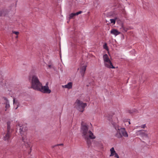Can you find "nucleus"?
<instances>
[{
    "mask_svg": "<svg viewBox=\"0 0 158 158\" xmlns=\"http://www.w3.org/2000/svg\"><path fill=\"white\" fill-rule=\"evenodd\" d=\"M81 131L82 137L86 141L88 147H89L91 144L90 139H94L95 136L94 135L93 133L89 129L88 126L85 124L81 123Z\"/></svg>",
    "mask_w": 158,
    "mask_h": 158,
    "instance_id": "1",
    "label": "nucleus"
},
{
    "mask_svg": "<svg viewBox=\"0 0 158 158\" xmlns=\"http://www.w3.org/2000/svg\"><path fill=\"white\" fill-rule=\"evenodd\" d=\"M19 132L22 138V141L27 148L30 147V143L26 138L27 128L25 125L19 126L18 125Z\"/></svg>",
    "mask_w": 158,
    "mask_h": 158,
    "instance_id": "2",
    "label": "nucleus"
},
{
    "mask_svg": "<svg viewBox=\"0 0 158 158\" xmlns=\"http://www.w3.org/2000/svg\"><path fill=\"white\" fill-rule=\"evenodd\" d=\"M29 80L31 81V88L35 90L39 89V87L41 85L38 77L35 75L31 76L29 77Z\"/></svg>",
    "mask_w": 158,
    "mask_h": 158,
    "instance_id": "3",
    "label": "nucleus"
},
{
    "mask_svg": "<svg viewBox=\"0 0 158 158\" xmlns=\"http://www.w3.org/2000/svg\"><path fill=\"white\" fill-rule=\"evenodd\" d=\"M74 105V107L81 112H83L84 111L85 108L87 105L86 103H83L81 101L78 99L76 100Z\"/></svg>",
    "mask_w": 158,
    "mask_h": 158,
    "instance_id": "4",
    "label": "nucleus"
},
{
    "mask_svg": "<svg viewBox=\"0 0 158 158\" xmlns=\"http://www.w3.org/2000/svg\"><path fill=\"white\" fill-rule=\"evenodd\" d=\"M115 136L116 137L119 138L122 137L123 136L127 137H128V135L124 128H121L118 129Z\"/></svg>",
    "mask_w": 158,
    "mask_h": 158,
    "instance_id": "5",
    "label": "nucleus"
},
{
    "mask_svg": "<svg viewBox=\"0 0 158 158\" xmlns=\"http://www.w3.org/2000/svg\"><path fill=\"white\" fill-rule=\"evenodd\" d=\"M48 82H46L45 85L44 86H42L41 84V86L39 87V89H37L36 90L41 91L44 93L49 94L51 92V90L49 89L48 86Z\"/></svg>",
    "mask_w": 158,
    "mask_h": 158,
    "instance_id": "6",
    "label": "nucleus"
},
{
    "mask_svg": "<svg viewBox=\"0 0 158 158\" xmlns=\"http://www.w3.org/2000/svg\"><path fill=\"white\" fill-rule=\"evenodd\" d=\"M87 66L86 65H84L81 66L80 68V72L81 76L84 77L85 73L86 70Z\"/></svg>",
    "mask_w": 158,
    "mask_h": 158,
    "instance_id": "7",
    "label": "nucleus"
},
{
    "mask_svg": "<svg viewBox=\"0 0 158 158\" xmlns=\"http://www.w3.org/2000/svg\"><path fill=\"white\" fill-rule=\"evenodd\" d=\"M108 62L106 63V64L105 62H104V65L105 67L109 68H115V67L113 66L112 64V63L110 60L108 61Z\"/></svg>",
    "mask_w": 158,
    "mask_h": 158,
    "instance_id": "8",
    "label": "nucleus"
},
{
    "mask_svg": "<svg viewBox=\"0 0 158 158\" xmlns=\"http://www.w3.org/2000/svg\"><path fill=\"white\" fill-rule=\"evenodd\" d=\"M13 104L14 107L16 106L15 110H16L20 105L18 100L15 98H13Z\"/></svg>",
    "mask_w": 158,
    "mask_h": 158,
    "instance_id": "9",
    "label": "nucleus"
},
{
    "mask_svg": "<svg viewBox=\"0 0 158 158\" xmlns=\"http://www.w3.org/2000/svg\"><path fill=\"white\" fill-rule=\"evenodd\" d=\"M110 33L115 35V36H116L119 34L120 33V32L118 31L116 29H112L110 31Z\"/></svg>",
    "mask_w": 158,
    "mask_h": 158,
    "instance_id": "10",
    "label": "nucleus"
},
{
    "mask_svg": "<svg viewBox=\"0 0 158 158\" xmlns=\"http://www.w3.org/2000/svg\"><path fill=\"white\" fill-rule=\"evenodd\" d=\"M4 136V139L5 140H8L10 137V132L7 131L6 134H5Z\"/></svg>",
    "mask_w": 158,
    "mask_h": 158,
    "instance_id": "11",
    "label": "nucleus"
},
{
    "mask_svg": "<svg viewBox=\"0 0 158 158\" xmlns=\"http://www.w3.org/2000/svg\"><path fill=\"white\" fill-rule=\"evenodd\" d=\"M72 83L71 82H69L67 84L62 85V87L64 88H67L68 89H70L72 88Z\"/></svg>",
    "mask_w": 158,
    "mask_h": 158,
    "instance_id": "12",
    "label": "nucleus"
},
{
    "mask_svg": "<svg viewBox=\"0 0 158 158\" xmlns=\"http://www.w3.org/2000/svg\"><path fill=\"white\" fill-rule=\"evenodd\" d=\"M103 59L104 62H105L106 63L108 62V61L110 60L108 56L106 54H105L103 55Z\"/></svg>",
    "mask_w": 158,
    "mask_h": 158,
    "instance_id": "13",
    "label": "nucleus"
},
{
    "mask_svg": "<svg viewBox=\"0 0 158 158\" xmlns=\"http://www.w3.org/2000/svg\"><path fill=\"white\" fill-rule=\"evenodd\" d=\"M120 29L123 32H126L128 30L127 28L125 27L124 26L123 24H122L121 27L120 28Z\"/></svg>",
    "mask_w": 158,
    "mask_h": 158,
    "instance_id": "14",
    "label": "nucleus"
},
{
    "mask_svg": "<svg viewBox=\"0 0 158 158\" xmlns=\"http://www.w3.org/2000/svg\"><path fill=\"white\" fill-rule=\"evenodd\" d=\"M110 156H113L114 155L115 153H116L113 147L111 148L110 149Z\"/></svg>",
    "mask_w": 158,
    "mask_h": 158,
    "instance_id": "15",
    "label": "nucleus"
},
{
    "mask_svg": "<svg viewBox=\"0 0 158 158\" xmlns=\"http://www.w3.org/2000/svg\"><path fill=\"white\" fill-rule=\"evenodd\" d=\"M144 131H146L143 130H139L138 131V132L139 133V134H143L144 135L147 137L148 134H145L144 133Z\"/></svg>",
    "mask_w": 158,
    "mask_h": 158,
    "instance_id": "16",
    "label": "nucleus"
},
{
    "mask_svg": "<svg viewBox=\"0 0 158 158\" xmlns=\"http://www.w3.org/2000/svg\"><path fill=\"white\" fill-rule=\"evenodd\" d=\"M7 131L10 132V122H8L7 123Z\"/></svg>",
    "mask_w": 158,
    "mask_h": 158,
    "instance_id": "17",
    "label": "nucleus"
},
{
    "mask_svg": "<svg viewBox=\"0 0 158 158\" xmlns=\"http://www.w3.org/2000/svg\"><path fill=\"white\" fill-rule=\"evenodd\" d=\"M75 16V15L74 13H71L69 15V19H73Z\"/></svg>",
    "mask_w": 158,
    "mask_h": 158,
    "instance_id": "18",
    "label": "nucleus"
},
{
    "mask_svg": "<svg viewBox=\"0 0 158 158\" xmlns=\"http://www.w3.org/2000/svg\"><path fill=\"white\" fill-rule=\"evenodd\" d=\"M136 110L135 109H134L132 110H129L128 112L130 114H132L133 112H136Z\"/></svg>",
    "mask_w": 158,
    "mask_h": 158,
    "instance_id": "19",
    "label": "nucleus"
},
{
    "mask_svg": "<svg viewBox=\"0 0 158 158\" xmlns=\"http://www.w3.org/2000/svg\"><path fill=\"white\" fill-rule=\"evenodd\" d=\"M5 104H6L5 107L7 109H8L10 107V105L9 103V102H5Z\"/></svg>",
    "mask_w": 158,
    "mask_h": 158,
    "instance_id": "20",
    "label": "nucleus"
},
{
    "mask_svg": "<svg viewBox=\"0 0 158 158\" xmlns=\"http://www.w3.org/2000/svg\"><path fill=\"white\" fill-rule=\"evenodd\" d=\"M110 23L114 24L115 23V19H110Z\"/></svg>",
    "mask_w": 158,
    "mask_h": 158,
    "instance_id": "21",
    "label": "nucleus"
},
{
    "mask_svg": "<svg viewBox=\"0 0 158 158\" xmlns=\"http://www.w3.org/2000/svg\"><path fill=\"white\" fill-rule=\"evenodd\" d=\"M103 48H104L106 49V50H108V47H107V45H106V44H105L103 45Z\"/></svg>",
    "mask_w": 158,
    "mask_h": 158,
    "instance_id": "22",
    "label": "nucleus"
},
{
    "mask_svg": "<svg viewBox=\"0 0 158 158\" xmlns=\"http://www.w3.org/2000/svg\"><path fill=\"white\" fill-rule=\"evenodd\" d=\"M12 33L14 34H15L16 35H18L19 34V32L18 31H12Z\"/></svg>",
    "mask_w": 158,
    "mask_h": 158,
    "instance_id": "23",
    "label": "nucleus"
},
{
    "mask_svg": "<svg viewBox=\"0 0 158 158\" xmlns=\"http://www.w3.org/2000/svg\"><path fill=\"white\" fill-rule=\"evenodd\" d=\"M98 146H99L101 148H102V143H98Z\"/></svg>",
    "mask_w": 158,
    "mask_h": 158,
    "instance_id": "24",
    "label": "nucleus"
},
{
    "mask_svg": "<svg viewBox=\"0 0 158 158\" xmlns=\"http://www.w3.org/2000/svg\"><path fill=\"white\" fill-rule=\"evenodd\" d=\"M141 128H144L146 127L145 124H143L140 126Z\"/></svg>",
    "mask_w": 158,
    "mask_h": 158,
    "instance_id": "25",
    "label": "nucleus"
},
{
    "mask_svg": "<svg viewBox=\"0 0 158 158\" xmlns=\"http://www.w3.org/2000/svg\"><path fill=\"white\" fill-rule=\"evenodd\" d=\"M114 157L116 158H119V156L117 153H115L114 154Z\"/></svg>",
    "mask_w": 158,
    "mask_h": 158,
    "instance_id": "26",
    "label": "nucleus"
},
{
    "mask_svg": "<svg viewBox=\"0 0 158 158\" xmlns=\"http://www.w3.org/2000/svg\"><path fill=\"white\" fill-rule=\"evenodd\" d=\"M3 98L4 99V100L5 101V102H9L8 100L6 98L4 97Z\"/></svg>",
    "mask_w": 158,
    "mask_h": 158,
    "instance_id": "27",
    "label": "nucleus"
},
{
    "mask_svg": "<svg viewBox=\"0 0 158 158\" xmlns=\"http://www.w3.org/2000/svg\"><path fill=\"white\" fill-rule=\"evenodd\" d=\"M3 15V11H0V16H2Z\"/></svg>",
    "mask_w": 158,
    "mask_h": 158,
    "instance_id": "28",
    "label": "nucleus"
},
{
    "mask_svg": "<svg viewBox=\"0 0 158 158\" xmlns=\"http://www.w3.org/2000/svg\"><path fill=\"white\" fill-rule=\"evenodd\" d=\"M48 67L49 68H51L52 67V65H48Z\"/></svg>",
    "mask_w": 158,
    "mask_h": 158,
    "instance_id": "29",
    "label": "nucleus"
},
{
    "mask_svg": "<svg viewBox=\"0 0 158 158\" xmlns=\"http://www.w3.org/2000/svg\"><path fill=\"white\" fill-rule=\"evenodd\" d=\"M63 145V143H61V144H57V145L58 146H60V145Z\"/></svg>",
    "mask_w": 158,
    "mask_h": 158,
    "instance_id": "30",
    "label": "nucleus"
},
{
    "mask_svg": "<svg viewBox=\"0 0 158 158\" xmlns=\"http://www.w3.org/2000/svg\"><path fill=\"white\" fill-rule=\"evenodd\" d=\"M74 14H75V16H76V15H79V13H78V12H77V13H74Z\"/></svg>",
    "mask_w": 158,
    "mask_h": 158,
    "instance_id": "31",
    "label": "nucleus"
},
{
    "mask_svg": "<svg viewBox=\"0 0 158 158\" xmlns=\"http://www.w3.org/2000/svg\"><path fill=\"white\" fill-rule=\"evenodd\" d=\"M78 13H79V14H81L82 13V11H80L79 12H78Z\"/></svg>",
    "mask_w": 158,
    "mask_h": 158,
    "instance_id": "32",
    "label": "nucleus"
},
{
    "mask_svg": "<svg viewBox=\"0 0 158 158\" xmlns=\"http://www.w3.org/2000/svg\"><path fill=\"white\" fill-rule=\"evenodd\" d=\"M56 146H58L57 145V144H56V145H54V146H52V148H54L55 147H56Z\"/></svg>",
    "mask_w": 158,
    "mask_h": 158,
    "instance_id": "33",
    "label": "nucleus"
},
{
    "mask_svg": "<svg viewBox=\"0 0 158 158\" xmlns=\"http://www.w3.org/2000/svg\"><path fill=\"white\" fill-rule=\"evenodd\" d=\"M128 123H129V124H131V123H130V121H129V122H128Z\"/></svg>",
    "mask_w": 158,
    "mask_h": 158,
    "instance_id": "34",
    "label": "nucleus"
},
{
    "mask_svg": "<svg viewBox=\"0 0 158 158\" xmlns=\"http://www.w3.org/2000/svg\"><path fill=\"white\" fill-rule=\"evenodd\" d=\"M18 37V36H17L16 37V38H17Z\"/></svg>",
    "mask_w": 158,
    "mask_h": 158,
    "instance_id": "35",
    "label": "nucleus"
}]
</instances>
